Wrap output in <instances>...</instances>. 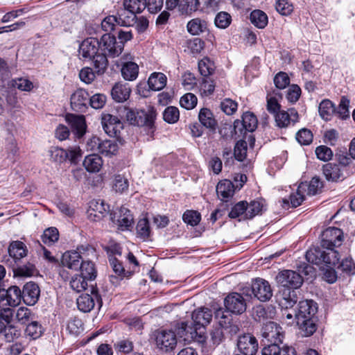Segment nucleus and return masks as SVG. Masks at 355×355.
<instances>
[{"instance_id": "1", "label": "nucleus", "mask_w": 355, "mask_h": 355, "mask_svg": "<svg viewBox=\"0 0 355 355\" xmlns=\"http://www.w3.org/2000/svg\"><path fill=\"white\" fill-rule=\"evenodd\" d=\"M99 49V41L94 37H89L80 44L78 55L83 59H93L96 72L103 74L107 67L108 61L105 54L98 53Z\"/></svg>"}, {"instance_id": "2", "label": "nucleus", "mask_w": 355, "mask_h": 355, "mask_svg": "<svg viewBox=\"0 0 355 355\" xmlns=\"http://www.w3.org/2000/svg\"><path fill=\"white\" fill-rule=\"evenodd\" d=\"M191 318V322L181 323L178 334L181 336H187V338L193 339L197 336L198 329L209 324L212 318V312L208 308H200L192 313Z\"/></svg>"}, {"instance_id": "3", "label": "nucleus", "mask_w": 355, "mask_h": 355, "mask_svg": "<svg viewBox=\"0 0 355 355\" xmlns=\"http://www.w3.org/2000/svg\"><path fill=\"white\" fill-rule=\"evenodd\" d=\"M276 281L283 288L291 290L300 288L303 283V278L297 272L291 270H284L276 276Z\"/></svg>"}, {"instance_id": "4", "label": "nucleus", "mask_w": 355, "mask_h": 355, "mask_svg": "<svg viewBox=\"0 0 355 355\" xmlns=\"http://www.w3.org/2000/svg\"><path fill=\"white\" fill-rule=\"evenodd\" d=\"M85 251H87L88 253H94L93 248L81 246L78 248L76 251L65 252L62 256V265L68 268L77 270L79 268L82 260L85 259L83 256H85Z\"/></svg>"}, {"instance_id": "5", "label": "nucleus", "mask_w": 355, "mask_h": 355, "mask_svg": "<svg viewBox=\"0 0 355 355\" xmlns=\"http://www.w3.org/2000/svg\"><path fill=\"white\" fill-rule=\"evenodd\" d=\"M177 343V336L171 330H159L155 332L156 346L162 352H168L173 350Z\"/></svg>"}, {"instance_id": "6", "label": "nucleus", "mask_w": 355, "mask_h": 355, "mask_svg": "<svg viewBox=\"0 0 355 355\" xmlns=\"http://www.w3.org/2000/svg\"><path fill=\"white\" fill-rule=\"evenodd\" d=\"M99 44L101 53L105 54L106 57L107 55L112 58L119 56L123 49V44H119L115 37L110 33H106L101 37Z\"/></svg>"}, {"instance_id": "7", "label": "nucleus", "mask_w": 355, "mask_h": 355, "mask_svg": "<svg viewBox=\"0 0 355 355\" xmlns=\"http://www.w3.org/2000/svg\"><path fill=\"white\" fill-rule=\"evenodd\" d=\"M110 219L117 226L118 229L122 231L129 230L134 221L130 211L125 207H121L114 211L110 214Z\"/></svg>"}, {"instance_id": "8", "label": "nucleus", "mask_w": 355, "mask_h": 355, "mask_svg": "<svg viewBox=\"0 0 355 355\" xmlns=\"http://www.w3.org/2000/svg\"><path fill=\"white\" fill-rule=\"evenodd\" d=\"M321 245L323 248L340 246L343 240V234L340 229L330 227L322 234Z\"/></svg>"}, {"instance_id": "9", "label": "nucleus", "mask_w": 355, "mask_h": 355, "mask_svg": "<svg viewBox=\"0 0 355 355\" xmlns=\"http://www.w3.org/2000/svg\"><path fill=\"white\" fill-rule=\"evenodd\" d=\"M224 304L227 312L234 314L243 313L247 307L245 298L238 293H232L228 295L225 298Z\"/></svg>"}, {"instance_id": "10", "label": "nucleus", "mask_w": 355, "mask_h": 355, "mask_svg": "<svg viewBox=\"0 0 355 355\" xmlns=\"http://www.w3.org/2000/svg\"><path fill=\"white\" fill-rule=\"evenodd\" d=\"M252 291L254 297L261 302H266L272 296L270 284L263 279H256L252 284Z\"/></svg>"}, {"instance_id": "11", "label": "nucleus", "mask_w": 355, "mask_h": 355, "mask_svg": "<svg viewBox=\"0 0 355 355\" xmlns=\"http://www.w3.org/2000/svg\"><path fill=\"white\" fill-rule=\"evenodd\" d=\"M237 347L243 355H254L258 350V342L251 334H244L239 337Z\"/></svg>"}, {"instance_id": "12", "label": "nucleus", "mask_w": 355, "mask_h": 355, "mask_svg": "<svg viewBox=\"0 0 355 355\" xmlns=\"http://www.w3.org/2000/svg\"><path fill=\"white\" fill-rule=\"evenodd\" d=\"M21 299L22 291L17 286H12L7 290H0V301H6L4 305L16 306L20 304Z\"/></svg>"}, {"instance_id": "13", "label": "nucleus", "mask_w": 355, "mask_h": 355, "mask_svg": "<svg viewBox=\"0 0 355 355\" xmlns=\"http://www.w3.org/2000/svg\"><path fill=\"white\" fill-rule=\"evenodd\" d=\"M317 304L313 300H302L299 302L298 309L295 311V318L302 320L303 318H316Z\"/></svg>"}, {"instance_id": "14", "label": "nucleus", "mask_w": 355, "mask_h": 355, "mask_svg": "<svg viewBox=\"0 0 355 355\" xmlns=\"http://www.w3.org/2000/svg\"><path fill=\"white\" fill-rule=\"evenodd\" d=\"M263 338L270 343H282L283 335L282 328L274 322H267L265 323L261 329Z\"/></svg>"}, {"instance_id": "15", "label": "nucleus", "mask_w": 355, "mask_h": 355, "mask_svg": "<svg viewBox=\"0 0 355 355\" xmlns=\"http://www.w3.org/2000/svg\"><path fill=\"white\" fill-rule=\"evenodd\" d=\"M109 206L103 200H92L87 210L88 217L91 220H100L107 214Z\"/></svg>"}, {"instance_id": "16", "label": "nucleus", "mask_w": 355, "mask_h": 355, "mask_svg": "<svg viewBox=\"0 0 355 355\" xmlns=\"http://www.w3.org/2000/svg\"><path fill=\"white\" fill-rule=\"evenodd\" d=\"M132 57L130 54L124 55L121 58V74L125 80H134L137 78L139 73L138 65L131 61Z\"/></svg>"}, {"instance_id": "17", "label": "nucleus", "mask_w": 355, "mask_h": 355, "mask_svg": "<svg viewBox=\"0 0 355 355\" xmlns=\"http://www.w3.org/2000/svg\"><path fill=\"white\" fill-rule=\"evenodd\" d=\"M276 297L279 305L283 309L292 308L298 300L296 292L289 288H282Z\"/></svg>"}, {"instance_id": "18", "label": "nucleus", "mask_w": 355, "mask_h": 355, "mask_svg": "<svg viewBox=\"0 0 355 355\" xmlns=\"http://www.w3.org/2000/svg\"><path fill=\"white\" fill-rule=\"evenodd\" d=\"M40 295V289L37 284L33 282H27L23 287L22 300L29 306L37 303Z\"/></svg>"}, {"instance_id": "19", "label": "nucleus", "mask_w": 355, "mask_h": 355, "mask_svg": "<svg viewBox=\"0 0 355 355\" xmlns=\"http://www.w3.org/2000/svg\"><path fill=\"white\" fill-rule=\"evenodd\" d=\"M275 119L278 127L286 128L291 123H295L298 121V114L294 108L279 111L275 114Z\"/></svg>"}, {"instance_id": "20", "label": "nucleus", "mask_w": 355, "mask_h": 355, "mask_svg": "<svg viewBox=\"0 0 355 355\" xmlns=\"http://www.w3.org/2000/svg\"><path fill=\"white\" fill-rule=\"evenodd\" d=\"M89 101L88 93L83 89H78L71 96V106L76 112H84Z\"/></svg>"}, {"instance_id": "21", "label": "nucleus", "mask_w": 355, "mask_h": 355, "mask_svg": "<svg viewBox=\"0 0 355 355\" xmlns=\"http://www.w3.org/2000/svg\"><path fill=\"white\" fill-rule=\"evenodd\" d=\"M66 121L71 125L72 131L78 137H81L86 132V123L83 115L68 114L65 116Z\"/></svg>"}, {"instance_id": "22", "label": "nucleus", "mask_w": 355, "mask_h": 355, "mask_svg": "<svg viewBox=\"0 0 355 355\" xmlns=\"http://www.w3.org/2000/svg\"><path fill=\"white\" fill-rule=\"evenodd\" d=\"M101 124L105 132L110 135H115L116 131L122 127L119 118L110 114L103 115Z\"/></svg>"}, {"instance_id": "23", "label": "nucleus", "mask_w": 355, "mask_h": 355, "mask_svg": "<svg viewBox=\"0 0 355 355\" xmlns=\"http://www.w3.org/2000/svg\"><path fill=\"white\" fill-rule=\"evenodd\" d=\"M8 254L15 261L25 257L28 254L26 245L20 241H12L8 248Z\"/></svg>"}, {"instance_id": "24", "label": "nucleus", "mask_w": 355, "mask_h": 355, "mask_svg": "<svg viewBox=\"0 0 355 355\" xmlns=\"http://www.w3.org/2000/svg\"><path fill=\"white\" fill-rule=\"evenodd\" d=\"M130 91V87L128 84L117 83L113 86L111 95L115 101L121 103L126 101L129 98Z\"/></svg>"}, {"instance_id": "25", "label": "nucleus", "mask_w": 355, "mask_h": 355, "mask_svg": "<svg viewBox=\"0 0 355 355\" xmlns=\"http://www.w3.org/2000/svg\"><path fill=\"white\" fill-rule=\"evenodd\" d=\"M156 117V112L154 110H149L148 112L143 110L137 111V115L135 119L134 125L147 126L152 128Z\"/></svg>"}, {"instance_id": "26", "label": "nucleus", "mask_w": 355, "mask_h": 355, "mask_svg": "<svg viewBox=\"0 0 355 355\" xmlns=\"http://www.w3.org/2000/svg\"><path fill=\"white\" fill-rule=\"evenodd\" d=\"M323 173L329 181L337 182L344 179L343 173L340 166L331 163L324 165Z\"/></svg>"}, {"instance_id": "27", "label": "nucleus", "mask_w": 355, "mask_h": 355, "mask_svg": "<svg viewBox=\"0 0 355 355\" xmlns=\"http://www.w3.org/2000/svg\"><path fill=\"white\" fill-rule=\"evenodd\" d=\"M297 320L301 334L303 336H311L317 329V318H303L302 320Z\"/></svg>"}, {"instance_id": "28", "label": "nucleus", "mask_w": 355, "mask_h": 355, "mask_svg": "<svg viewBox=\"0 0 355 355\" xmlns=\"http://www.w3.org/2000/svg\"><path fill=\"white\" fill-rule=\"evenodd\" d=\"M276 314L275 308L271 305L263 306L259 305L255 307L254 310V318L259 322L268 319H272Z\"/></svg>"}, {"instance_id": "29", "label": "nucleus", "mask_w": 355, "mask_h": 355, "mask_svg": "<svg viewBox=\"0 0 355 355\" xmlns=\"http://www.w3.org/2000/svg\"><path fill=\"white\" fill-rule=\"evenodd\" d=\"M103 160L101 157L97 154H92L85 157L83 166L85 169L90 173H97L98 172L102 166H103Z\"/></svg>"}, {"instance_id": "30", "label": "nucleus", "mask_w": 355, "mask_h": 355, "mask_svg": "<svg viewBox=\"0 0 355 355\" xmlns=\"http://www.w3.org/2000/svg\"><path fill=\"white\" fill-rule=\"evenodd\" d=\"M306 187V183H301L298 187L297 191L296 192V193H293L290 196V200L283 199L282 206L284 207V208L288 209L290 207V203L291 205V207H297L299 205H300L304 199V197L302 194L301 191L302 190L305 189Z\"/></svg>"}, {"instance_id": "31", "label": "nucleus", "mask_w": 355, "mask_h": 355, "mask_svg": "<svg viewBox=\"0 0 355 355\" xmlns=\"http://www.w3.org/2000/svg\"><path fill=\"white\" fill-rule=\"evenodd\" d=\"M148 85L150 89L159 91L166 85V76L162 73H153L148 80Z\"/></svg>"}, {"instance_id": "32", "label": "nucleus", "mask_w": 355, "mask_h": 355, "mask_svg": "<svg viewBox=\"0 0 355 355\" xmlns=\"http://www.w3.org/2000/svg\"><path fill=\"white\" fill-rule=\"evenodd\" d=\"M15 277H30L37 274V270L35 264L27 262L12 269Z\"/></svg>"}, {"instance_id": "33", "label": "nucleus", "mask_w": 355, "mask_h": 355, "mask_svg": "<svg viewBox=\"0 0 355 355\" xmlns=\"http://www.w3.org/2000/svg\"><path fill=\"white\" fill-rule=\"evenodd\" d=\"M187 28L191 35H198L207 30V24L204 19L195 18L188 22Z\"/></svg>"}, {"instance_id": "34", "label": "nucleus", "mask_w": 355, "mask_h": 355, "mask_svg": "<svg viewBox=\"0 0 355 355\" xmlns=\"http://www.w3.org/2000/svg\"><path fill=\"white\" fill-rule=\"evenodd\" d=\"M43 333V327L37 321L35 320H33L29 322L24 331L25 336L31 340H36L40 338Z\"/></svg>"}, {"instance_id": "35", "label": "nucleus", "mask_w": 355, "mask_h": 355, "mask_svg": "<svg viewBox=\"0 0 355 355\" xmlns=\"http://www.w3.org/2000/svg\"><path fill=\"white\" fill-rule=\"evenodd\" d=\"M234 185L231 181L225 180L218 182L216 187V193L222 200L229 198L234 194Z\"/></svg>"}, {"instance_id": "36", "label": "nucleus", "mask_w": 355, "mask_h": 355, "mask_svg": "<svg viewBox=\"0 0 355 355\" xmlns=\"http://www.w3.org/2000/svg\"><path fill=\"white\" fill-rule=\"evenodd\" d=\"M78 309L84 313L91 311L95 305L94 297L89 294L80 295L76 300Z\"/></svg>"}, {"instance_id": "37", "label": "nucleus", "mask_w": 355, "mask_h": 355, "mask_svg": "<svg viewBox=\"0 0 355 355\" xmlns=\"http://www.w3.org/2000/svg\"><path fill=\"white\" fill-rule=\"evenodd\" d=\"M198 119L201 124L207 128L215 129L216 121L210 110L202 108L200 110Z\"/></svg>"}, {"instance_id": "38", "label": "nucleus", "mask_w": 355, "mask_h": 355, "mask_svg": "<svg viewBox=\"0 0 355 355\" xmlns=\"http://www.w3.org/2000/svg\"><path fill=\"white\" fill-rule=\"evenodd\" d=\"M336 112L334 104L329 100H323L319 105V114L325 121H329Z\"/></svg>"}, {"instance_id": "39", "label": "nucleus", "mask_w": 355, "mask_h": 355, "mask_svg": "<svg viewBox=\"0 0 355 355\" xmlns=\"http://www.w3.org/2000/svg\"><path fill=\"white\" fill-rule=\"evenodd\" d=\"M326 249L327 251H324L323 263L331 269L336 267L339 263L340 255L338 252L334 250L333 248Z\"/></svg>"}, {"instance_id": "40", "label": "nucleus", "mask_w": 355, "mask_h": 355, "mask_svg": "<svg viewBox=\"0 0 355 355\" xmlns=\"http://www.w3.org/2000/svg\"><path fill=\"white\" fill-rule=\"evenodd\" d=\"M245 205L246 207L245 218L247 219H251L263 211V205L261 201L252 200L249 203L245 201Z\"/></svg>"}, {"instance_id": "41", "label": "nucleus", "mask_w": 355, "mask_h": 355, "mask_svg": "<svg viewBox=\"0 0 355 355\" xmlns=\"http://www.w3.org/2000/svg\"><path fill=\"white\" fill-rule=\"evenodd\" d=\"M15 319L21 324H28L33 320L34 314L29 309L21 306L16 311Z\"/></svg>"}, {"instance_id": "42", "label": "nucleus", "mask_w": 355, "mask_h": 355, "mask_svg": "<svg viewBox=\"0 0 355 355\" xmlns=\"http://www.w3.org/2000/svg\"><path fill=\"white\" fill-rule=\"evenodd\" d=\"M81 275L87 278L88 280H93L96 277V270L94 264L89 261L82 260L80 266Z\"/></svg>"}, {"instance_id": "43", "label": "nucleus", "mask_w": 355, "mask_h": 355, "mask_svg": "<svg viewBox=\"0 0 355 355\" xmlns=\"http://www.w3.org/2000/svg\"><path fill=\"white\" fill-rule=\"evenodd\" d=\"M123 6L132 13H140L146 8V0H124Z\"/></svg>"}, {"instance_id": "44", "label": "nucleus", "mask_w": 355, "mask_h": 355, "mask_svg": "<svg viewBox=\"0 0 355 355\" xmlns=\"http://www.w3.org/2000/svg\"><path fill=\"white\" fill-rule=\"evenodd\" d=\"M250 21L257 28H263L268 24V17L264 12L255 10L250 14Z\"/></svg>"}, {"instance_id": "45", "label": "nucleus", "mask_w": 355, "mask_h": 355, "mask_svg": "<svg viewBox=\"0 0 355 355\" xmlns=\"http://www.w3.org/2000/svg\"><path fill=\"white\" fill-rule=\"evenodd\" d=\"M306 260L315 265H320L324 261V251L318 248H314L309 250L306 253Z\"/></svg>"}, {"instance_id": "46", "label": "nucleus", "mask_w": 355, "mask_h": 355, "mask_svg": "<svg viewBox=\"0 0 355 355\" xmlns=\"http://www.w3.org/2000/svg\"><path fill=\"white\" fill-rule=\"evenodd\" d=\"M118 150L119 146L116 141L103 140L99 153L105 156L111 157L116 155Z\"/></svg>"}, {"instance_id": "47", "label": "nucleus", "mask_w": 355, "mask_h": 355, "mask_svg": "<svg viewBox=\"0 0 355 355\" xmlns=\"http://www.w3.org/2000/svg\"><path fill=\"white\" fill-rule=\"evenodd\" d=\"M199 6L198 0H180L178 10L182 14L189 15L196 11Z\"/></svg>"}, {"instance_id": "48", "label": "nucleus", "mask_w": 355, "mask_h": 355, "mask_svg": "<svg viewBox=\"0 0 355 355\" xmlns=\"http://www.w3.org/2000/svg\"><path fill=\"white\" fill-rule=\"evenodd\" d=\"M258 121L256 116L249 112L242 116V125L244 129L248 132H253L257 127Z\"/></svg>"}, {"instance_id": "49", "label": "nucleus", "mask_w": 355, "mask_h": 355, "mask_svg": "<svg viewBox=\"0 0 355 355\" xmlns=\"http://www.w3.org/2000/svg\"><path fill=\"white\" fill-rule=\"evenodd\" d=\"M136 231L137 236L144 240L150 236V228L148 218H143L138 221Z\"/></svg>"}, {"instance_id": "50", "label": "nucleus", "mask_w": 355, "mask_h": 355, "mask_svg": "<svg viewBox=\"0 0 355 355\" xmlns=\"http://www.w3.org/2000/svg\"><path fill=\"white\" fill-rule=\"evenodd\" d=\"M59 233L55 227L46 229L41 236L42 241L48 245L53 244L58 240Z\"/></svg>"}, {"instance_id": "51", "label": "nucleus", "mask_w": 355, "mask_h": 355, "mask_svg": "<svg viewBox=\"0 0 355 355\" xmlns=\"http://www.w3.org/2000/svg\"><path fill=\"white\" fill-rule=\"evenodd\" d=\"M246 207L245 205V201H240L236 203L231 209L229 213V216L231 218H240L241 220H247L245 218Z\"/></svg>"}, {"instance_id": "52", "label": "nucleus", "mask_w": 355, "mask_h": 355, "mask_svg": "<svg viewBox=\"0 0 355 355\" xmlns=\"http://www.w3.org/2000/svg\"><path fill=\"white\" fill-rule=\"evenodd\" d=\"M10 72L8 69L7 63L4 60L0 58V87L10 85Z\"/></svg>"}, {"instance_id": "53", "label": "nucleus", "mask_w": 355, "mask_h": 355, "mask_svg": "<svg viewBox=\"0 0 355 355\" xmlns=\"http://www.w3.org/2000/svg\"><path fill=\"white\" fill-rule=\"evenodd\" d=\"M180 117V112L178 107L174 106L167 107L163 112L164 120L168 123H176Z\"/></svg>"}, {"instance_id": "54", "label": "nucleus", "mask_w": 355, "mask_h": 355, "mask_svg": "<svg viewBox=\"0 0 355 355\" xmlns=\"http://www.w3.org/2000/svg\"><path fill=\"white\" fill-rule=\"evenodd\" d=\"M87 278H85L83 275H76L71 278L69 284L73 291L79 293L86 289L87 286Z\"/></svg>"}, {"instance_id": "55", "label": "nucleus", "mask_w": 355, "mask_h": 355, "mask_svg": "<svg viewBox=\"0 0 355 355\" xmlns=\"http://www.w3.org/2000/svg\"><path fill=\"white\" fill-rule=\"evenodd\" d=\"M349 100L347 97L343 96L340 99L338 109H336L335 114L342 119H346L347 118H349Z\"/></svg>"}, {"instance_id": "56", "label": "nucleus", "mask_w": 355, "mask_h": 355, "mask_svg": "<svg viewBox=\"0 0 355 355\" xmlns=\"http://www.w3.org/2000/svg\"><path fill=\"white\" fill-rule=\"evenodd\" d=\"M129 187L128 180L125 177L117 175L114 177L112 188L118 193H123L128 190Z\"/></svg>"}, {"instance_id": "57", "label": "nucleus", "mask_w": 355, "mask_h": 355, "mask_svg": "<svg viewBox=\"0 0 355 355\" xmlns=\"http://www.w3.org/2000/svg\"><path fill=\"white\" fill-rule=\"evenodd\" d=\"M247 154V143L243 140L238 141L234 146V155L239 162L243 161Z\"/></svg>"}, {"instance_id": "58", "label": "nucleus", "mask_w": 355, "mask_h": 355, "mask_svg": "<svg viewBox=\"0 0 355 355\" xmlns=\"http://www.w3.org/2000/svg\"><path fill=\"white\" fill-rule=\"evenodd\" d=\"M197 97L192 93L185 94L180 100V105L187 110L194 108L197 105Z\"/></svg>"}, {"instance_id": "59", "label": "nucleus", "mask_w": 355, "mask_h": 355, "mask_svg": "<svg viewBox=\"0 0 355 355\" xmlns=\"http://www.w3.org/2000/svg\"><path fill=\"white\" fill-rule=\"evenodd\" d=\"M198 69L200 74L207 77L214 71V64L207 58H205L198 62Z\"/></svg>"}, {"instance_id": "60", "label": "nucleus", "mask_w": 355, "mask_h": 355, "mask_svg": "<svg viewBox=\"0 0 355 355\" xmlns=\"http://www.w3.org/2000/svg\"><path fill=\"white\" fill-rule=\"evenodd\" d=\"M119 24L120 20L116 17L110 15L103 19L101 22V28L104 31L109 33L114 29L116 25Z\"/></svg>"}, {"instance_id": "61", "label": "nucleus", "mask_w": 355, "mask_h": 355, "mask_svg": "<svg viewBox=\"0 0 355 355\" xmlns=\"http://www.w3.org/2000/svg\"><path fill=\"white\" fill-rule=\"evenodd\" d=\"M10 85L24 92H30L33 88V83L23 78L12 80Z\"/></svg>"}, {"instance_id": "62", "label": "nucleus", "mask_w": 355, "mask_h": 355, "mask_svg": "<svg viewBox=\"0 0 355 355\" xmlns=\"http://www.w3.org/2000/svg\"><path fill=\"white\" fill-rule=\"evenodd\" d=\"M232 18L226 12H220L215 17L214 23L218 28H226L231 23Z\"/></svg>"}, {"instance_id": "63", "label": "nucleus", "mask_w": 355, "mask_h": 355, "mask_svg": "<svg viewBox=\"0 0 355 355\" xmlns=\"http://www.w3.org/2000/svg\"><path fill=\"white\" fill-rule=\"evenodd\" d=\"M296 139L301 145H309L313 141V134L309 130L302 128L297 132Z\"/></svg>"}, {"instance_id": "64", "label": "nucleus", "mask_w": 355, "mask_h": 355, "mask_svg": "<svg viewBox=\"0 0 355 355\" xmlns=\"http://www.w3.org/2000/svg\"><path fill=\"white\" fill-rule=\"evenodd\" d=\"M184 223L191 225H197L200 220V215L196 211L188 210L184 212L182 216Z\"/></svg>"}]
</instances>
